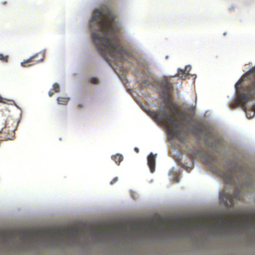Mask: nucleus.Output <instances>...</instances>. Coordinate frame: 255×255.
<instances>
[{"label": "nucleus", "mask_w": 255, "mask_h": 255, "mask_svg": "<svg viewBox=\"0 0 255 255\" xmlns=\"http://www.w3.org/2000/svg\"><path fill=\"white\" fill-rule=\"evenodd\" d=\"M202 130V127L201 125L199 124L195 125L193 127V128L191 129L192 133L193 134H196L200 132Z\"/></svg>", "instance_id": "14"}, {"label": "nucleus", "mask_w": 255, "mask_h": 255, "mask_svg": "<svg viewBox=\"0 0 255 255\" xmlns=\"http://www.w3.org/2000/svg\"><path fill=\"white\" fill-rule=\"evenodd\" d=\"M215 220L217 223L215 225H212L209 223L207 224V227H212L213 229H216L219 227L221 229H223L225 226H227L228 228H235L237 226H243L244 224H239L238 220H230L227 222L226 220L224 219L222 216H216L215 217Z\"/></svg>", "instance_id": "7"}, {"label": "nucleus", "mask_w": 255, "mask_h": 255, "mask_svg": "<svg viewBox=\"0 0 255 255\" xmlns=\"http://www.w3.org/2000/svg\"><path fill=\"white\" fill-rule=\"evenodd\" d=\"M113 21L114 18L109 11L102 8L96 9L90 25L94 29L96 25L100 33L93 32L92 39L99 53L105 59L110 56L116 59H123L127 51L119 43Z\"/></svg>", "instance_id": "2"}, {"label": "nucleus", "mask_w": 255, "mask_h": 255, "mask_svg": "<svg viewBox=\"0 0 255 255\" xmlns=\"http://www.w3.org/2000/svg\"><path fill=\"white\" fill-rule=\"evenodd\" d=\"M191 69V67L190 66H186L185 69H179L176 76L179 77L182 79H185L187 75L189 74V72Z\"/></svg>", "instance_id": "11"}, {"label": "nucleus", "mask_w": 255, "mask_h": 255, "mask_svg": "<svg viewBox=\"0 0 255 255\" xmlns=\"http://www.w3.org/2000/svg\"><path fill=\"white\" fill-rule=\"evenodd\" d=\"M244 78L252 79V81L242 93L238 94L235 101L231 104L230 107L233 109L238 105H241L244 111L246 112L245 104L249 101L255 100V70H252L247 72Z\"/></svg>", "instance_id": "5"}, {"label": "nucleus", "mask_w": 255, "mask_h": 255, "mask_svg": "<svg viewBox=\"0 0 255 255\" xmlns=\"http://www.w3.org/2000/svg\"><path fill=\"white\" fill-rule=\"evenodd\" d=\"M55 93L53 89H51L48 92V95L50 97H52Z\"/></svg>", "instance_id": "21"}, {"label": "nucleus", "mask_w": 255, "mask_h": 255, "mask_svg": "<svg viewBox=\"0 0 255 255\" xmlns=\"http://www.w3.org/2000/svg\"><path fill=\"white\" fill-rule=\"evenodd\" d=\"M170 227L171 229H174L177 227V225L176 224L171 223Z\"/></svg>", "instance_id": "23"}, {"label": "nucleus", "mask_w": 255, "mask_h": 255, "mask_svg": "<svg viewBox=\"0 0 255 255\" xmlns=\"http://www.w3.org/2000/svg\"><path fill=\"white\" fill-rule=\"evenodd\" d=\"M80 233L81 229L79 227L73 229L71 227L48 229L45 231L27 230L23 232L19 231L0 230V242L7 246L18 237L19 241L26 248L37 244L41 239L43 241L48 240L51 244L57 246L61 245L69 246L79 243Z\"/></svg>", "instance_id": "1"}, {"label": "nucleus", "mask_w": 255, "mask_h": 255, "mask_svg": "<svg viewBox=\"0 0 255 255\" xmlns=\"http://www.w3.org/2000/svg\"><path fill=\"white\" fill-rule=\"evenodd\" d=\"M220 176L226 184H233L235 179L242 182L246 186H249L253 181L251 170L247 166L236 167L234 169L227 172H222Z\"/></svg>", "instance_id": "4"}, {"label": "nucleus", "mask_w": 255, "mask_h": 255, "mask_svg": "<svg viewBox=\"0 0 255 255\" xmlns=\"http://www.w3.org/2000/svg\"><path fill=\"white\" fill-rule=\"evenodd\" d=\"M247 118H252V117H251V116L249 117V116H248V114H247Z\"/></svg>", "instance_id": "30"}, {"label": "nucleus", "mask_w": 255, "mask_h": 255, "mask_svg": "<svg viewBox=\"0 0 255 255\" xmlns=\"http://www.w3.org/2000/svg\"><path fill=\"white\" fill-rule=\"evenodd\" d=\"M244 80V79H241L237 83V84L235 85V88L236 90L238 91L241 89V88L243 86V82Z\"/></svg>", "instance_id": "16"}, {"label": "nucleus", "mask_w": 255, "mask_h": 255, "mask_svg": "<svg viewBox=\"0 0 255 255\" xmlns=\"http://www.w3.org/2000/svg\"><path fill=\"white\" fill-rule=\"evenodd\" d=\"M90 82L92 84H97L99 83V80L97 78L93 77L90 80Z\"/></svg>", "instance_id": "19"}, {"label": "nucleus", "mask_w": 255, "mask_h": 255, "mask_svg": "<svg viewBox=\"0 0 255 255\" xmlns=\"http://www.w3.org/2000/svg\"><path fill=\"white\" fill-rule=\"evenodd\" d=\"M44 56L42 53H37L21 63L23 67H29L42 61Z\"/></svg>", "instance_id": "9"}, {"label": "nucleus", "mask_w": 255, "mask_h": 255, "mask_svg": "<svg viewBox=\"0 0 255 255\" xmlns=\"http://www.w3.org/2000/svg\"><path fill=\"white\" fill-rule=\"evenodd\" d=\"M118 180V178L117 177H115L113 180L110 182V184L111 185L114 184L115 183H116Z\"/></svg>", "instance_id": "22"}, {"label": "nucleus", "mask_w": 255, "mask_h": 255, "mask_svg": "<svg viewBox=\"0 0 255 255\" xmlns=\"http://www.w3.org/2000/svg\"><path fill=\"white\" fill-rule=\"evenodd\" d=\"M102 232H103L102 229H96L94 230V233L95 234H99V235H101L102 233Z\"/></svg>", "instance_id": "20"}, {"label": "nucleus", "mask_w": 255, "mask_h": 255, "mask_svg": "<svg viewBox=\"0 0 255 255\" xmlns=\"http://www.w3.org/2000/svg\"><path fill=\"white\" fill-rule=\"evenodd\" d=\"M78 107H79V108H83V106L82 105H81V104H79V106H78Z\"/></svg>", "instance_id": "29"}, {"label": "nucleus", "mask_w": 255, "mask_h": 255, "mask_svg": "<svg viewBox=\"0 0 255 255\" xmlns=\"http://www.w3.org/2000/svg\"><path fill=\"white\" fill-rule=\"evenodd\" d=\"M148 115L156 121L164 125L168 128L169 134L178 138L181 137L182 130L180 127L184 125V122L187 118V114L182 111L178 112L179 117L176 118L173 114H169L163 108H160L159 112L149 110Z\"/></svg>", "instance_id": "3"}, {"label": "nucleus", "mask_w": 255, "mask_h": 255, "mask_svg": "<svg viewBox=\"0 0 255 255\" xmlns=\"http://www.w3.org/2000/svg\"><path fill=\"white\" fill-rule=\"evenodd\" d=\"M52 89H53L54 92L58 93L60 91V87L58 84L54 83Z\"/></svg>", "instance_id": "17"}, {"label": "nucleus", "mask_w": 255, "mask_h": 255, "mask_svg": "<svg viewBox=\"0 0 255 255\" xmlns=\"http://www.w3.org/2000/svg\"><path fill=\"white\" fill-rule=\"evenodd\" d=\"M160 86L163 90L161 93V96L167 108L174 111L178 110V106L176 104L172 102L171 99V92L173 89L171 84L165 78L160 82Z\"/></svg>", "instance_id": "6"}, {"label": "nucleus", "mask_w": 255, "mask_h": 255, "mask_svg": "<svg viewBox=\"0 0 255 255\" xmlns=\"http://www.w3.org/2000/svg\"><path fill=\"white\" fill-rule=\"evenodd\" d=\"M69 100V98L58 97L57 98L58 103L61 105H66Z\"/></svg>", "instance_id": "15"}, {"label": "nucleus", "mask_w": 255, "mask_h": 255, "mask_svg": "<svg viewBox=\"0 0 255 255\" xmlns=\"http://www.w3.org/2000/svg\"><path fill=\"white\" fill-rule=\"evenodd\" d=\"M183 226L185 228L189 227L190 226V225L189 224L184 223L183 224Z\"/></svg>", "instance_id": "24"}, {"label": "nucleus", "mask_w": 255, "mask_h": 255, "mask_svg": "<svg viewBox=\"0 0 255 255\" xmlns=\"http://www.w3.org/2000/svg\"><path fill=\"white\" fill-rule=\"evenodd\" d=\"M147 163L151 173L155 170V155L151 153L147 157Z\"/></svg>", "instance_id": "10"}, {"label": "nucleus", "mask_w": 255, "mask_h": 255, "mask_svg": "<svg viewBox=\"0 0 255 255\" xmlns=\"http://www.w3.org/2000/svg\"><path fill=\"white\" fill-rule=\"evenodd\" d=\"M8 58V55L4 56L2 54H0V60L2 61V62H7Z\"/></svg>", "instance_id": "18"}, {"label": "nucleus", "mask_w": 255, "mask_h": 255, "mask_svg": "<svg viewBox=\"0 0 255 255\" xmlns=\"http://www.w3.org/2000/svg\"><path fill=\"white\" fill-rule=\"evenodd\" d=\"M141 229V225H136V229L138 231L140 230Z\"/></svg>", "instance_id": "25"}, {"label": "nucleus", "mask_w": 255, "mask_h": 255, "mask_svg": "<svg viewBox=\"0 0 255 255\" xmlns=\"http://www.w3.org/2000/svg\"><path fill=\"white\" fill-rule=\"evenodd\" d=\"M134 150L136 153H138L139 152V149L137 147H135Z\"/></svg>", "instance_id": "27"}, {"label": "nucleus", "mask_w": 255, "mask_h": 255, "mask_svg": "<svg viewBox=\"0 0 255 255\" xmlns=\"http://www.w3.org/2000/svg\"><path fill=\"white\" fill-rule=\"evenodd\" d=\"M168 224V221H165L164 222V225H165V226H166Z\"/></svg>", "instance_id": "28"}, {"label": "nucleus", "mask_w": 255, "mask_h": 255, "mask_svg": "<svg viewBox=\"0 0 255 255\" xmlns=\"http://www.w3.org/2000/svg\"><path fill=\"white\" fill-rule=\"evenodd\" d=\"M112 159L116 164L119 165L120 162L123 160V156L120 154H116L115 155L112 156Z\"/></svg>", "instance_id": "13"}, {"label": "nucleus", "mask_w": 255, "mask_h": 255, "mask_svg": "<svg viewBox=\"0 0 255 255\" xmlns=\"http://www.w3.org/2000/svg\"><path fill=\"white\" fill-rule=\"evenodd\" d=\"M252 110L254 112L253 116L255 115V104L253 106Z\"/></svg>", "instance_id": "26"}, {"label": "nucleus", "mask_w": 255, "mask_h": 255, "mask_svg": "<svg viewBox=\"0 0 255 255\" xmlns=\"http://www.w3.org/2000/svg\"><path fill=\"white\" fill-rule=\"evenodd\" d=\"M161 226H162L161 222L156 224H153L152 225L147 224L145 225L144 228L145 230L150 229L153 232L156 233Z\"/></svg>", "instance_id": "12"}, {"label": "nucleus", "mask_w": 255, "mask_h": 255, "mask_svg": "<svg viewBox=\"0 0 255 255\" xmlns=\"http://www.w3.org/2000/svg\"><path fill=\"white\" fill-rule=\"evenodd\" d=\"M220 201L224 203L226 207H232L234 206L235 201L240 199V191L236 190L233 195L226 193L224 190L219 195Z\"/></svg>", "instance_id": "8"}]
</instances>
